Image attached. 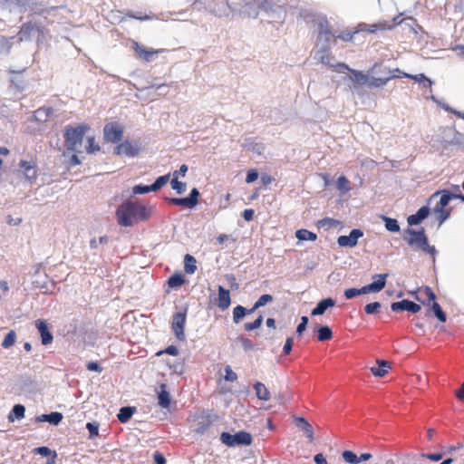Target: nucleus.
Segmentation results:
<instances>
[{
    "instance_id": "obj_1",
    "label": "nucleus",
    "mask_w": 464,
    "mask_h": 464,
    "mask_svg": "<svg viewBox=\"0 0 464 464\" xmlns=\"http://www.w3.org/2000/svg\"><path fill=\"white\" fill-rule=\"evenodd\" d=\"M336 66L343 70L351 72L353 74V80L356 85H367L368 87L380 88L395 77L389 68L382 67L377 63L372 67L369 72L379 74V77H370L368 74H365L361 71L350 69L349 66L343 63H338Z\"/></svg>"
},
{
    "instance_id": "obj_2",
    "label": "nucleus",
    "mask_w": 464,
    "mask_h": 464,
    "mask_svg": "<svg viewBox=\"0 0 464 464\" xmlns=\"http://www.w3.org/2000/svg\"><path fill=\"white\" fill-rule=\"evenodd\" d=\"M150 214L147 208L139 202L126 201L116 210L118 224L122 227H130L140 221L148 219Z\"/></svg>"
},
{
    "instance_id": "obj_3",
    "label": "nucleus",
    "mask_w": 464,
    "mask_h": 464,
    "mask_svg": "<svg viewBox=\"0 0 464 464\" xmlns=\"http://www.w3.org/2000/svg\"><path fill=\"white\" fill-rule=\"evenodd\" d=\"M406 233L409 235V237H405V239L411 246H413L416 249H420L423 252L430 254L434 258L436 249L434 246L429 245L424 228L418 231L408 228Z\"/></svg>"
},
{
    "instance_id": "obj_4",
    "label": "nucleus",
    "mask_w": 464,
    "mask_h": 464,
    "mask_svg": "<svg viewBox=\"0 0 464 464\" xmlns=\"http://www.w3.org/2000/svg\"><path fill=\"white\" fill-rule=\"evenodd\" d=\"M89 127L87 125H79L77 127H68L64 131L65 147L68 150L75 151L82 144L83 136Z\"/></svg>"
},
{
    "instance_id": "obj_5",
    "label": "nucleus",
    "mask_w": 464,
    "mask_h": 464,
    "mask_svg": "<svg viewBox=\"0 0 464 464\" xmlns=\"http://www.w3.org/2000/svg\"><path fill=\"white\" fill-rule=\"evenodd\" d=\"M220 441L227 447L248 446L252 443V436L245 430H240L235 434L223 431L220 434Z\"/></svg>"
},
{
    "instance_id": "obj_6",
    "label": "nucleus",
    "mask_w": 464,
    "mask_h": 464,
    "mask_svg": "<svg viewBox=\"0 0 464 464\" xmlns=\"http://www.w3.org/2000/svg\"><path fill=\"white\" fill-rule=\"evenodd\" d=\"M428 294V299L421 301L424 305L428 308L425 312V316L435 317L440 323H446L447 314L441 308L440 304L436 301L435 292H426Z\"/></svg>"
},
{
    "instance_id": "obj_7",
    "label": "nucleus",
    "mask_w": 464,
    "mask_h": 464,
    "mask_svg": "<svg viewBox=\"0 0 464 464\" xmlns=\"http://www.w3.org/2000/svg\"><path fill=\"white\" fill-rule=\"evenodd\" d=\"M187 318V310L185 309L182 312L176 313L173 315L171 327L174 332L176 338L179 341H184L186 339L184 328Z\"/></svg>"
},
{
    "instance_id": "obj_8",
    "label": "nucleus",
    "mask_w": 464,
    "mask_h": 464,
    "mask_svg": "<svg viewBox=\"0 0 464 464\" xmlns=\"http://www.w3.org/2000/svg\"><path fill=\"white\" fill-rule=\"evenodd\" d=\"M132 49L134 50L136 56L145 62H150L155 55L162 52V50L147 48L138 42H133Z\"/></svg>"
},
{
    "instance_id": "obj_9",
    "label": "nucleus",
    "mask_w": 464,
    "mask_h": 464,
    "mask_svg": "<svg viewBox=\"0 0 464 464\" xmlns=\"http://www.w3.org/2000/svg\"><path fill=\"white\" fill-rule=\"evenodd\" d=\"M391 309L392 312L407 311L411 314H417L421 310V306L409 299H402L401 301L392 303Z\"/></svg>"
},
{
    "instance_id": "obj_10",
    "label": "nucleus",
    "mask_w": 464,
    "mask_h": 464,
    "mask_svg": "<svg viewBox=\"0 0 464 464\" xmlns=\"http://www.w3.org/2000/svg\"><path fill=\"white\" fill-rule=\"evenodd\" d=\"M363 236V232L359 228L353 229L349 236H340L337 243L341 247H353L357 245L358 239Z\"/></svg>"
},
{
    "instance_id": "obj_11",
    "label": "nucleus",
    "mask_w": 464,
    "mask_h": 464,
    "mask_svg": "<svg viewBox=\"0 0 464 464\" xmlns=\"http://www.w3.org/2000/svg\"><path fill=\"white\" fill-rule=\"evenodd\" d=\"M104 138L106 140L116 143L122 137V130L114 123H109L103 129Z\"/></svg>"
},
{
    "instance_id": "obj_12",
    "label": "nucleus",
    "mask_w": 464,
    "mask_h": 464,
    "mask_svg": "<svg viewBox=\"0 0 464 464\" xmlns=\"http://www.w3.org/2000/svg\"><path fill=\"white\" fill-rule=\"evenodd\" d=\"M394 27L392 24H390L387 21H381L376 24H360L359 31H365L370 34H375L378 31H386L391 30Z\"/></svg>"
},
{
    "instance_id": "obj_13",
    "label": "nucleus",
    "mask_w": 464,
    "mask_h": 464,
    "mask_svg": "<svg viewBox=\"0 0 464 464\" xmlns=\"http://www.w3.org/2000/svg\"><path fill=\"white\" fill-rule=\"evenodd\" d=\"M35 327L40 334L42 343L44 345L50 344L53 340V336L48 328L47 323L44 320L38 319L35 321Z\"/></svg>"
},
{
    "instance_id": "obj_14",
    "label": "nucleus",
    "mask_w": 464,
    "mask_h": 464,
    "mask_svg": "<svg viewBox=\"0 0 464 464\" xmlns=\"http://www.w3.org/2000/svg\"><path fill=\"white\" fill-rule=\"evenodd\" d=\"M114 153L116 155H125L128 157H134L139 153V148L134 146L131 142L126 140L124 142L120 143L114 149Z\"/></svg>"
},
{
    "instance_id": "obj_15",
    "label": "nucleus",
    "mask_w": 464,
    "mask_h": 464,
    "mask_svg": "<svg viewBox=\"0 0 464 464\" xmlns=\"http://www.w3.org/2000/svg\"><path fill=\"white\" fill-rule=\"evenodd\" d=\"M336 304V301L332 297H327L319 301L316 306L312 310V316H318L324 314L327 309L334 307Z\"/></svg>"
},
{
    "instance_id": "obj_16",
    "label": "nucleus",
    "mask_w": 464,
    "mask_h": 464,
    "mask_svg": "<svg viewBox=\"0 0 464 464\" xmlns=\"http://www.w3.org/2000/svg\"><path fill=\"white\" fill-rule=\"evenodd\" d=\"M386 274L376 275L373 276V282L362 286L359 290H382L385 286ZM348 290H357L356 288H349Z\"/></svg>"
},
{
    "instance_id": "obj_17",
    "label": "nucleus",
    "mask_w": 464,
    "mask_h": 464,
    "mask_svg": "<svg viewBox=\"0 0 464 464\" xmlns=\"http://www.w3.org/2000/svg\"><path fill=\"white\" fill-rule=\"evenodd\" d=\"M212 422L210 415L198 416L196 420L194 431L198 434H204L212 425Z\"/></svg>"
},
{
    "instance_id": "obj_18",
    "label": "nucleus",
    "mask_w": 464,
    "mask_h": 464,
    "mask_svg": "<svg viewBox=\"0 0 464 464\" xmlns=\"http://www.w3.org/2000/svg\"><path fill=\"white\" fill-rule=\"evenodd\" d=\"M20 169L27 179H34L37 177L36 164L34 161L21 160Z\"/></svg>"
},
{
    "instance_id": "obj_19",
    "label": "nucleus",
    "mask_w": 464,
    "mask_h": 464,
    "mask_svg": "<svg viewBox=\"0 0 464 464\" xmlns=\"http://www.w3.org/2000/svg\"><path fill=\"white\" fill-rule=\"evenodd\" d=\"M63 418V416L61 412L53 411L48 414H42V415L37 416L35 419V421L36 422L46 421L53 425H58L62 421Z\"/></svg>"
},
{
    "instance_id": "obj_20",
    "label": "nucleus",
    "mask_w": 464,
    "mask_h": 464,
    "mask_svg": "<svg viewBox=\"0 0 464 464\" xmlns=\"http://www.w3.org/2000/svg\"><path fill=\"white\" fill-rule=\"evenodd\" d=\"M296 426L301 429L305 436L310 440H314V430L312 425L307 421V420L304 417H295V418Z\"/></svg>"
},
{
    "instance_id": "obj_21",
    "label": "nucleus",
    "mask_w": 464,
    "mask_h": 464,
    "mask_svg": "<svg viewBox=\"0 0 464 464\" xmlns=\"http://www.w3.org/2000/svg\"><path fill=\"white\" fill-rule=\"evenodd\" d=\"M430 208L426 206L421 207L416 214L411 215L408 218V223L411 226L420 224L424 218L429 216Z\"/></svg>"
},
{
    "instance_id": "obj_22",
    "label": "nucleus",
    "mask_w": 464,
    "mask_h": 464,
    "mask_svg": "<svg viewBox=\"0 0 464 464\" xmlns=\"http://www.w3.org/2000/svg\"><path fill=\"white\" fill-rule=\"evenodd\" d=\"M18 384L23 392H33L36 390V382L31 376H21Z\"/></svg>"
},
{
    "instance_id": "obj_23",
    "label": "nucleus",
    "mask_w": 464,
    "mask_h": 464,
    "mask_svg": "<svg viewBox=\"0 0 464 464\" xmlns=\"http://www.w3.org/2000/svg\"><path fill=\"white\" fill-rule=\"evenodd\" d=\"M377 364L378 367L371 368V372L376 377H384L391 369L390 362L385 360H377Z\"/></svg>"
},
{
    "instance_id": "obj_24",
    "label": "nucleus",
    "mask_w": 464,
    "mask_h": 464,
    "mask_svg": "<svg viewBox=\"0 0 464 464\" xmlns=\"http://www.w3.org/2000/svg\"><path fill=\"white\" fill-rule=\"evenodd\" d=\"M158 403L159 405L163 408L167 409L170 405V395L169 392L167 391V385L162 383L160 384V391L158 393Z\"/></svg>"
},
{
    "instance_id": "obj_25",
    "label": "nucleus",
    "mask_w": 464,
    "mask_h": 464,
    "mask_svg": "<svg viewBox=\"0 0 464 464\" xmlns=\"http://www.w3.org/2000/svg\"><path fill=\"white\" fill-rule=\"evenodd\" d=\"M439 195H440V202L434 208H440V209L445 208V207L449 204L450 199L453 198V195L450 191L444 189L441 191H437L434 194H432V196L430 197V200H432L434 198L438 197Z\"/></svg>"
},
{
    "instance_id": "obj_26",
    "label": "nucleus",
    "mask_w": 464,
    "mask_h": 464,
    "mask_svg": "<svg viewBox=\"0 0 464 464\" xmlns=\"http://www.w3.org/2000/svg\"><path fill=\"white\" fill-rule=\"evenodd\" d=\"M136 408L131 406L121 407L117 414V418L121 423H127L135 413Z\"/></svg>"
},
{
    "instance_id": "obj_27",
    "label": "nucleus",
    "mask_w": 464,
    "mask_h": 464,
    "mask_svg": "<svg viewBox=\"0 0 464 464\" xmlns=\"http://www.w3.org/2000/svg\"><path fill=\"white\" fill-rule=\"evenodd\" d=\"M254 389L259 400L268 401L270 399V392L262 382H256L254 385Z\"/></svg>"
},
{
    "instance_id": "obj_28",
    "label": "nucleus",
    "mask_w": 464,
    "mask_h": 464,
    "mask_svg": "<svg viewBox=\"0 0 464 464\" xmlns=\"http://www.w3.org/2000/svg\"><path fill=\"white\" fill-rule=\"evenodd\" d=\"M184 270L187 274L190 275L194 274L197 270V260L189 254H186L184 256Z\"/></svg>"
},
{
    "instance_id": "obj_29",
    "label": "nucleus",
    "mask_w": 464,
    "mask_h": 464,
    "mask_svg": "<svg viewBox=\"0 0 464 464\" xmlns=\"http://www.w3.org/2000/svg\"><path fill=\"white\" fill-rule=\"evenodd\" d=\"M333 331L328 325H320L317 328V340L319 342H324L332 339Z\"/></svg>"
},
{
    "instance_id": "obj_30",
    "label": "nucleus",
    "mask_w": 464,
    "mask_h": 464,
    "mask_svg": "<svg viewBox=\"0 0 464 464\" xmlns=\"http://www.w3.org/2000/svg\"><path fill=\"white\" fill-rule=\"evenodd\" d=\"M230 292H218V306L221 311L227 309L231 304Z\"/></svg>"
},
{
    "instance_id": "obj_31",
    "label": "nucleus",
    "mask_w": 464,
    "mask_h": 464,
    "mask_svg": "<svg viewBox=\"0 0 464 464\" xmlns=\"http://www.w3.org/2000/svg\"><path fill=\"white\" fill-rule=\"evenodd\" d=\"M167 283L170 288L180 287L184 285L185 278L181 273H176L168 279Z\"/></svg>"
},
{
    "instance_id": "obj_32",
    "label": "nucleus",
    "mask_w": 464,
    "mask_h": 464,
    "mask_svg": "<svg viewBox=\"0 0 464 464\" xmlns=\"http://www.w3.org/2000/svg\"><path fill=\"white\" fill-rule=\"evenodd\" d=\"M319 36L324 37V41L329 43L332 37V33L328 27V22L326 20L319 23Z\"/></svg>"
},
{
    "instance_id": "obj_33",
    "label": "nucleus",
    "mask_w": 464,
    "mask_h": 464,
    "mask_svg": "<svg viewBox=\"0 0 464 464\" xmlns=\"http://www.w3.org/2000/svg\"><path fill=\"white\" fill-rule=\"evenodd\" d=\"M24 413H25V407L23 404H15L13 407V409L8 416V419L10 421H13L14 420L13 415H14L15 419L20 420L24 417Z\"/></svg>"
},
{
    "instance_id": "obj_34",
    "label": "nucleus",
    "mask_w": 464,
    "mask_h": 464,
    "mask_svg": "<svg viewBox=\"0 0 464 464\" xmlns=\"http://www.w3.org/2000/svg\"><path fill=\"white\" fill-rule=\"evenodd\" d=\"M295 237L301 240V241H305V240H310V241H314L317 237L316 234H314V232H311L307 229H299L295 232Z\"/></svg>"
},
{
    "instance_id": "obj_35",
    "label": "nucleus",
    "mask_w": 464,
    "mask_h": 464,
    "mask_svg": "<svg viewBox=\"0 0 464 464\" xmlns=\"http://www.w3.org/2000/svg\"><path fill=\"white\" fill-rule=\"evenodd\" d=\"M169 202L172 205L182 206L188 208H193L194 206L191 203L190 198H172L169 199Z\"/></svg>"
},
{
    "instance_id": "obj_36",
    "label": "nucleus",
    "mask_w": 464,
    "mask_h": 464,
    "mask_svg": "<svg viewBox=\"0 0 464 464\" xmlns=\"http://www.w3.org/2000/svg\"><path fill=\"white\" fill-rule=\"evenodd\" d=\"M331 59H332V56H331V53H330L329 50H324V51L321 52V54L319 56V62L321 63L326 64V65H328L330 67H335L336 71L342 72V70H343L342 68H339L336 65H334V64L330 63Z\"/></svg>"
},
{
    "instance_id": "obj_37",
    "label": "nucleus",
    "mask_w": 464,
    "mask_h": 464,
    "mask_svg": "<svg viewBox=\"0 0 464 464\" xmlns=\"http://www.w3.org/2000/svg\"><path fill=\"white\" fill-rule=\"evenodd\" d=\"M246 315V308L242 305H237L233 309V321L235 324H238L241 319Z\"/></svg>"
},
{
    "instance_id": "obj_38",
    "label": "nucleus",
    "mask_w": 464,
    "mask_h": 464,
    "mask_svg": "<svg viewBox=\"0 0 464 464\" xmlns=\"http://www.w3.org/2000/svg\"><path fill=\"white\" fill-rule=\"evenodd\" d=\"M171 188L177 191L178 194H182L186 190V184L179 181L177 172L173 173V179L170 182Z\"/></svg>"
},
{
    "instance_id": "obj_39",
    "label": "nucleus",
    "mask_w": 464,
    "mask_h": 464,
    "mask_svg": "<svg viewBox=\"0 0 464 464\" xmlns=\"http://www.w3.org/2000/svg\"><path fill=\"white\" fill-rule=\"evenodd\" d=\"M15 340H16V334L14 330H11L5 337V339L3 340L1 345L3 348H9L11 346H13L15 343Z\"/></svg>"
},
{
    "instance_id": "obj_40",
    "label": "nucleus",
    "mask_w": 464,
    "mask_h": 464,
    "mask_svg": "<svg viewBox=\"0 0 464 464\" xmlns=\"http://www.w3.org/2000/svg\"><path fill=\"white\" fill-rule=\"evenodd\" d=\"M169 177H170L169 174H166V175L159 177L155 180V182L152 185H150V188L153 189L154 191H157L158 189L161 188L163 186H165L169 182Z\"/></svg>"
},
{
    "instance_id": "obj_41",
    "label": "nucleus",
    "mask_w": 464,
    "mask_h": 464,
    "mask_svg": "<svg viewBox=\"0 0 464 464\" xmlns=\"http://www.w3.org/2000/svg\"><path fill=\"white\" fill-rule=\"evenodd\" d=\"M342 457L344 459V461L349 464H359L358 456L352 450L343 451Z\"/></svg>"
},
{
    "instance_id": "obj_42",
    "label": "nucleus",
    "mask_w": 464,
    "mask_h": 464,
    "mask_svg": "<svg viewBox=\"0 0 464 464\" xmlns=\"http://www.w3.org/2000/svg\"><path fill=\"white\" fill-rule=\"evenodd\" d=\"M383 219L385 221V227L388 231H391V232H399L400 231V226L396 219L387 218V217H383Z\"/></svg>"
},
{
    "instance_id": "obj_43",
    "label": "nucleus",
    "mask_w": 464,
    "mask_h": 464,
    "mask_svg": "<svg viewBox=\"0 0 464 464\" xmlns=\"http://www.w3.org/2000/svg\"><path fill=\"white\" fill-rule=\"evenodd\" d=\"M337 188L342 192H348L351 189L350 181L345 176H341L337 179Z\"/></svg>"
},
{
    "instance_id": "obj_44",
    "label": "nucleus",
    "mask_w": 464,
    "mask_h": 464,
    "mask_svg": "<svg viewBox=\"0 0 464 464\" xmlns=\"http://www.w3.org/2000/svg\"><path fill=\"white\" fill-rule=\"evenodd\" d=\"M52 114L51 108H40L34 112V117L39 121H46L47 118Z\"/></svg>"
},
{
    "instance_id": "obj_45",
    "label": "nucleus",
    "mask_w": 464,
    "mask_h": 464,
    "mask_svg": "<svg viewBox=\"0 0 464 464\" xmlns=\"http://www.w3.org/2000/svg\"><path fill=\"white\" fill-rule=\"evenodd\" d=\"M262 323H263V316L259 315L254 322L246 323L244 324V327H245L246 331L250 332V331L259 328L261 326Z\"/></svg>"
},
{
    "instance_id": "obj_46",
    "label": "nucleus",
    "mask_w": 464,
    "mask_h": 464,
    "mask_svg": "<svg viewBox=\"0 0 464 464\" xmlns=\"http://www.w3.org/2000/svg\"><path fill=\"white\" fill-rule=\"evenodd\" d=\"M433 210L436 214H438V219L440 221V224H442L450 217V210L446 208L440 209L434 208Z\"/></svg>"
},
{
    "instance_id": "obj_47",
    "label": "nucleus",
    "mask_w": 464,
    "mask_h": 464,
    "mask_svg": "<svg viewBox=\"0 0 464 464\" xmlns=\"http://www.w3.org/2000/svg\"><path fill=\"white\" fill-rule=\"evenodd\" d=\"M273 300V296L268 294L262 295L258 300L254 304V309H258L259 307L265 305L268 302Z\"/></svg>"
},
{
    "instance_id": "obj_48",
    "label": "nucleus",
    "mask_w": 464,
    "mask_h": 464,
    "mask_svg": "<svg viewBox=\"0 0 464 464\" xmlns=\"http://www.w3.org/2000/svg\"><path fill=\"white\" fill-rule=\"evenodd\" d=\"M88 146L86 147V151L88 153H94L100 150V146L95 142L94 137H88Z\"/></svg>"
},
{
    "instance_id": "obj_49",
    "label": "nucleus",
    "mask_w": 464,
    "mask_h": 464,
    "mask_svg": "<svg viewBox=\"0 0 464 464\" xmlns=\"http://www.w3.org/2000/svg\"><path fill=\"white\" fill-rule=\"evenodd\" d=\"M86 429L89 431L90 439H92V438L98 436L99 425L97 423H95V422H87L86 423Z\"/></svg>"
},
{
    "instance_id": "obj_50",
    "label": "nucleus",
    "mask_w": 464,
    "mask_h": 464,
    "mask_svg": "<svg viewBox=\"0 0 464 464\" xmlns=\"http://www.w3.org/2000/svg\"><path fill=\"white\" fill-rule=\"evenodd\" d=\"M309 319L307 316L304 315L301 317V322L296 327L295 333L297 335H302L304 332L305 331L307 324H308Z\"/></svg>"
},
{
    "instance_id": "obj_51",
    "label": "nucleus",
    "mask_w": 464,
    "mask_h": 464,
    "mask_svg": "<svg viewBox=\"0 0 464 464\" xmlns=\"http://www.w3.org/2000/svg\"><path fill=\"white\" fill-rule=\"evenodd\" d=\"M381 308L379 302H372L364 306V311L367 314H374Z\"/></svg>"
},
{
    "instance_id": "obj_52",
    "label": "nucleus",
    "mask_w": 464,
    "mask_h": 464,
    "mask_svg": "<svg viewBox=\"0 0 464 464\" xmlns=\"http://www.w3.org/2000/svg\"><path fill=\"white\" fill-rule=\"evenodd\" d=\"M225 380L233 382L237 380V373L232 370L231 366L227 365L225 368Z\"/></svg>"
},
{
    "instance_id": "obj_53",
    "label": "nucleus",
    "mask_w": 464,
    "mask_h": 464,
    "mask_svg": "<svg viewBox=\"0 0 464 464\" xmlns=\"http://www.w3.org/2000/svg\"><path fill=\"white\" fill-rule=\"evenodd\" d=\"M415 81L423 83V86L426 88H430L432 84V82L427 78L424 74H417L414 76H411Z\"/></svg>"
},
{
    "instance_id": "obj_54",
    "label": "nucleus",
    "mask_w": 464,
    "mask_h": 464,
    "mask_svg": "<svg viewBox=\"0 0 464 464\" xmlns=\"http://www.w3.org/2000/svg\"><path fill=\"white\" fill-rule=\"evenodd\" d=\"M237 341L241 343L245 351H251L254 349V343L250 339L245 337H238Z\"/></svg>"
},
{
    "instance_id": "obj_55",
    "label": "nucleus",
    "mask_w": 464,
    "mask_h": 464,
    "mask_svg": "<svg viewBox=\"0 0 464 464\" xmlns=\"http://www.w3.org/2000/svg\"><path fill=\"white\" fill-rule=\"evenodd\" d=\"M358 31L350 32V31H343L341 32L336 38L341 39L344 42H351L353 41L354 34H356Z\"/></svg>"
},
{
    "instance_id": "obj_56",
    "label": "nucleus",
    "mask_w": 464,
    "mask_h": 464,
    "mask_svg": "<svg viewBox=\"0 0 464 464\" xmlns=\"http://www.w3.org/2000/svg\"><path fill=\"white\" fill-rule=\"evenodd\" d=\"M132 190L134 194H145L150 191H154L153 189L150 188V186H145L141 184L133 187Z\"/></svg>"
},
{
    "instance_id": "obj_57",
    "label": "nucleus",
    "mask_w": 464,
    "mask_h": 464,
    "mask_svg": "<svg viewBox=\"0 0 464 464\" xmlns=\"http://www.w3.org/2000/svg\"><path fill=\"white\" fill-rule=\"evenodd\" d=\"M86 369L88 371L96 372L99 373L102 372V368L101 367L99 362L94 361L88 362L86 364Z\"/></svg>"
},
{
    "instance_id": "obj_58",
    "label": "nucleus",
    "mask_w": 464,
    "mask_h": 464,
    "mask_svg": "<svg viewBox=\"0 0 464 464\" xmlns=\"http://www.w3.org/2000/svg\"><path fill=\"white\" fill-rule=\"evenodd\" d=\"M258 178V172L256 169H252L247 171L246 177V183H252L255 180H256Z\"/></svg>"
},
{
    "instance_id": "obj_59",
    "label": "nucleus",
    "mask_w": 464,
    "mask_h": 464,
    "mask_svg": "<svg viewBox=\"0 0 464 464\" xmlns=\"http://www.w3.org/2000/svg\"><path fill=\"white\" fill-rule=\"evenodd\" d=\"M34 451H35V453H37L43 457H49L53 452L52 450H50L48 447H45V446L38 447L34 450Z\"/></svg>"
},
{
    "instance_id": "obj_60",
    "label": "nucleus",
    "mask_w": 464,
    "mask_h": 464,
    "mask_svg": "<svg viewBox=\"0 0 464 464\" xmlns=\"http://www.w3.org/2000/svg\"><path fill=\"white\" fill-rule=\"evenodd\" d=\"M293 344H294V338L287 337L285 340V343L284 344V347H283V352L285 355H287L291 353Z\"/></svg>"
},
{
    "instance_id": "obj_61",
    "label": "nucleus",
    "mask_w": 464,
    "mask_h": 464,
    "mask_svg": "<svg viewBox=\"0 0 464 464\" xmlns=\"http://www.w3.org/2000/svg\"><path fill=\"white\" fill-rule=\"evenodd\" d=\"M420 457L423 459H428L432 461H439L442 459L441 453H422L420 454Z\"/></svg>"
},
{
    "instance_id": "obj_62",
    "label": "nucleus",
    "mask_w": 464,
    "mask_h": 464,
    "mask_svg": "<svg viewBox=\"0 0 464 464\" xmlns=\"http://www.w3.org/2000/svg\"><path fill=\"white\" fill-rule=\"evenodd\" d=\"M127 16L130 17V18L140 20V21H149V20H151L153 18L152 15H149V14L138 15V14H135L132 12H128L127 13Z\"/></svg>"
},
{
    "instance_id": "obj_63",
    "label": "nucleus",
    "mask_w": 464,
    "mask_h": 464,
    "mask_svg": "<svg viewBox=\"0 0 464 464\" xmlns=\"http://www.w3.org/2000/svg\"><path fill=\"white\" fill-rule=\"evenodd\" d=\"M198 197H199V192L197 188H193L189 194L188 197H187L188 198H190L191 200V203L194 207H196L198 203Z\"/></svg>"
},
{
    "instance_id": "obj_64",
    "label": "nucleus",
    "mask_w": 464,
    "mask_h": 464,
    "mask_svg": "<svg viewBox=\"0 0 464 464\" xmlns=\"http://www.w3.org/2000/svg\"><path fill=\"white\" fill-rule=\"evenodd\" d=\"M153 460L155 464H166V459L163 454L159 451H155L153 454Z\"/></svg>"
}]
</instances>
